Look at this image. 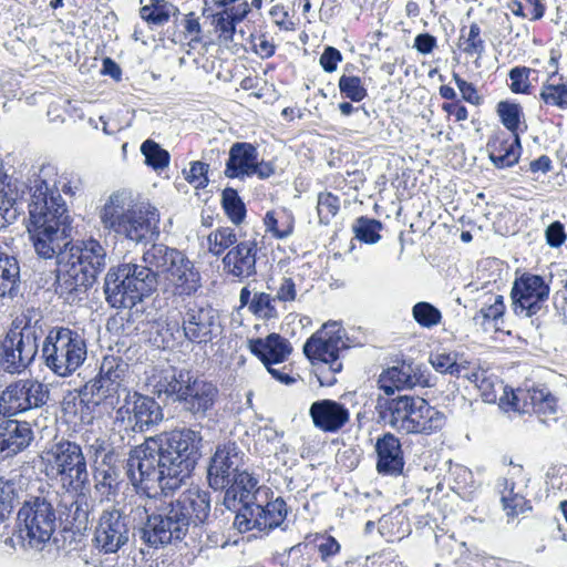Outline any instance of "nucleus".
<instances>
[{"instance_id":"nucleus-40","label":"nucleus","mask_w":567,"mask_h":567,"mask_svg":"<svg viewBox=\"0 0 567 567\" xmlns=\"http://www.w3.org/2000/svg\"><path fill=\"white\" fill-rule=\"evenodd\" d=\"M120 383L106 381L103 378H95L91 383L85 385V391L92 394L95 404L106 402L113 404V398L118 396Z\"/></svg>"},{"instance_id":"nucleus-3","label":"nucleus","mask_w":567,"mask_h":567,"mask_svg":"<svg viewBox=\"0 0 567 567\" xmlns=\"http://www.w3.org/2000/svg\"><path fill=\"white\" fill-rule=\"evenodd\" d=\"M143 494L146 496L143 509L147 519L140 535L145 544L153 547L182 542L190 525L204 523L210 512L209 495L198 487L183 492L175 501L167 499L171 493Z\"/></svg>"},{"instance_id":"nucleus-53","label":"nucleus","mask_w":567,"mask_h":567,"mask_svg":"<svg viewBox=\"0 0 567 567\" xmlns=\"http://www.w3.org/2000/svg\"><path fill=\"white\" fill-rule=\"evenodd\" d=\"M340 208L339 197L332 193H320L318 195L317 210L319 220L322 224H329L338 214Z\"/></svg>"},{"instance_id":"nucleus-49","label":"nucleus","mask_w":567,"mask_h":567,"mask_svg":"<svg viewBox=\"0 0 567 567\" xmlns=\"http://www.w3.org/2000/svg\"><path fill=\"white\" fill-rule=\"evenodd\" d=\"M341 94L352 102H361L368 95L362 80L357 75L342 74L338 83Z\"/></svg>"},{"instance_id":"nucleus-36","label":"nucleus","mask_w":567,"mask_h":567,"mask_svg":"<svg viewBox=\"0 0 567 567\" xmlns=\"http://www.w3.org/2000/svg\"><path fill=\"white\" fill-rule=\"evenodd\" d=\"M313 372L321 384L332 385L336 382L334 374L340 372L342 363L340 357H307Z\"/></svg>"},{"instance_id":"nucleus-43","label":"nucleus","mask_w":567,"mask_h":567,"mask_svg":"<svg viewBox=\"0 0 567 567\" xmlns=\"http://www.w3.org/2000/svg\"><path fill=\"white\" fill-rule=\"evenodd\" d=\"M207 241L208 251L219 256L237 241V235L230 227H219L208 235Z\"/></svg>"},{"instance_id":"nucleus-32","label":"nucleus","mask_w":567,"mask_h":567,"mask_svg":"<svg viewBox=\"0 0 567 567\" xmlns=\"http://www.w3.org/2000/svg\"><path fill=\"white\" fill-rule=\"evenodd\" d=\"M37 339L35 330L32 327H13L2 341L3 354H14V352H18V354H37Z\"/></svg>"},{"instance_id":"nucleus-60","label":"nucleus","mask_w":567,"mask_h":567,"mask_svg":"<svg viewBox=\"0 0 567 567\" xmlns=\"http://www.w3.org/2000/svg\"><path fill=\"white\" fill-rule=\"evenodd\" d=\"M492 300H493V302H491L489 305H485L480 310V315L485 320H496L504 315L505 305H504L503 296H501V295L491 296L488 301H492Z\"/></svg>"},{"instance_id":"nucleus-16","label":"nucleus","mask_w":567,"mask_h":567,"mask_svg":"<svg viewBox=\"0 0 567 567\" xmlns=\"http://www.w3.org/2000/svg\"><path fill=\"white\" fill-rule=\"evenodd\" d=\"M184 382V388L178 398L185 411L196 417H205L210 411L218 398L217 386L199 377H195L190 371Z\"/></svg>"},{"instance_id":"nucleus-12","label":"nucleus","mask_w":567,"mask_h":567,"mask_svg":"<svg viewBox=\"0 0 567 567\" xmlns=\"http://www.w3.org/2000/svg\"><path fill=\"white\" fill-rule=\"evenodd\" d=\"M549 291L543 277L524 274L514 281L511 291L514 312L524 317L536 315L547 301Z\"/></svg>"},{"instance_id":"nucleus-62","label":"nucleus","mask_w":567,"mask_h":567,"mask_svg":"<svg viewBox=\"0 0 567 567\" xmlns=\"http://www.w3.org/2000/svg\"><path fill=\"white\" fill-rule=\"evenodd\" d=\"M453 80L455 81L460 92L462 93L463 99L466 102L473 105H480L482 103V97L480 96L476 87L472 83L463 80L456 73L453 74Z\"/></svg>"},{"instance_id":"nucleus-26","label":"nucleus","mask_w":567,"mask_h":567,"mask_svg":"<svg viewBox=\"0 0 567 567\" xmlns=\"http://www.w3.org/2000/svg\"><path fill=\"white\" fill-rule=\"evenodd\" d=\"M375 451L378 454L377 471L380 474L396 476L402 473L404 460L398 437L391 433L383 435L378 439Z\"/></svg>"},{"instance_id":"nucleus-33","label":"nucleus","mask_w":567,"mask_h":567,"mask_svg":"<svg viewBox=\"0 0 567 567\" xmlns=\"http://www.w3.org/2000/svg\"><path fill=\"white\" fill-rule=\"evenodd\" d=\"M189 371L186 370L176 373L175 369L169 367L150 375L148 383L158 395L164 393L168 396H174V401H177L185 384L182 380H186Z\"/></svg>"},{"instance_id":"nucleus-61","label":"nucleus","mask_w":567,"mask_h":567,"mask_svg":"<svg viewBox=\"0 0 567 567\" xmlns=\"http://www.w3.org/2000/svg\"><path fill=\"white\" fill-rule=\"evenodd\" d=\"M34 357H1L0 368L11 374L21 373Z\"/></svg>"},{"instance_id":"nucleus-41","label":"nucleus","mask_w":567,"mask_h":567,"mask_svg":"<svg viewBox=\"0 0 567 567\" xmlns=\"http://www.w3.org/2000/svg\"><path fill=\"white\" fill-rule=\"evenodd\" d=\"M221 205L226 215L235 225H239L245 219V204L234 188H225L223 190Z\"/></svg>"},{"instance_id":"nucleus-22","label":"nucleus","mask_w":567,"mask_h":567,"mask_svg":"<svg viewBox=\"0 0 567 567\" xmlns=\"http://www.w3.org/2000/svg\"><path fill=\"white\" fill-rule=\"evenodd\" d=\"M183 333L189 341L202 342L212 333L216 312L215 310L197 301H188L184 306Z\"/></svg>"},{"instance_id":"nucleus-42","label":"nucleus","mask_w":567,"mask_h":567,"mask_svg":"<svg viewBox=\"0 0 567 567\" xmlns=\"http://www.w3.org/2000/svg\"><path fill=\"white\" fill-rule=\"evenodd\" d=\"M262 365L278 381L285 384H291L296 381L292 368L286 364V357H258Z\"/></svg>"},{"instance_id":"nucleus-52","label":"nucleus","mask_w":567,"mask_h":567,"mask_svg":"<svg viewBox=\"0 0 567 567\" xmlns=\"http://www.w3.org/2000/svg\"><path fill=\"white\" fill-rule=\"evenodd\" d=\"M126 370L127 364L122 362L121 357H103L97 378L120 383Z\"/></svg>"},{"instance_id":"nucleus-44","label":"nucleus","mask_w":567,"mask_h":567,"mask_svg":"<svg viewBox=\"0 0 567 567\" xmlns=\"http://www.w3.org/2000/svg\"><path fill=\"white\" fill-rule=\"evenodd\" d=\"M145 163L155 171L164 169L169 165V153L153 140H146L141 145Z\"/></svg>"},{"instance_id":"nucleus-35","label":"nucleus","mask_w":567,"mask_h":567,"mask_svg":"<svg viewBox=\"0 0 567 567\" xmlns=\"http://www.w3.org/2000/svg\"><path fill=\"white\" fill-rule=\"evenodd\" d=\"M266 230L274 237L282 239L290 236L293 231L295 218L286 209L268 212L264 219Z\"/></svg>"},{"instance_id":"nucleus-30","label":"nucleus","mask_w":567,"mask_h":567,"mask_svg":"<svg viewBox=\"0 0 567 567\" xmlns=\"http://www.w3.org/2000/svg\"><path fill=\"white\" fill-rule=\"evenodd\" d=\"M104 295L106 302L116 309L132 308L138 300L134 292L128 290L127 280L121 277V272L116 267L109 269L104 279Z\"/></svg>"},{"instance_id":"nucleus-38","label":"nucleus","mask_w":567,"mask_h":567,"mask_svg":"<svg viewBox=\"0 0 567 567\" xmlns=\"http://www.w3.org/2000/svg\"><path fill=\"white\" fill-rule=\"evenodd\" d=\"M460 49L467 55H476L482 58L485 51V42L481 35V28L476 22L470 24L468 30L461 29L458 39Z\"/></svg>"},{"instance_id":"nucleus-55","label":"nucleus","mask_w":567,"mask_h":567,"mask_svg":"<svg viewBox=\"0 0 567 567\" xmlns=\"http://www.w3.org/2000/svg\"><path fill=\"white\" fill-rule=\"evenodd\" d=\"M120 474L115 466L107 465L106 468H96L95 487L103 491V494H110L118 484Z\"/></svg>"},{"instance_id":"nucleus-1","label":"nucleus","mask_w":567,"mask_h":567,"mask_svg":"<svg viewBox=\"0 0 567 567\" xmlns=\"http://www.w3.org/2000/svg\"><path fill=\"white\" fill-rule=\"evenodd\" d=\"M202 435L190 429L151 437L131 451L127 474L137 493H173L190 476L202 456Z\"/></svg>"},{"instance_id":"nucleus-10","label":"nucleus","mask_w":567,"mask_h":567,"mask_svg":"<svg viewBox=\"0 0 567 567\" xmlns=\"http://www.w3.org/2000/svg\"><path fill=\"white\" fill-rule=\"evenodd\" d=\"M19 536L30 547L47 543L56 527V511L45 497L24 501L17 516Z\"/></svg>"},{"instance_id":"nucleus-6","label":"nucleus","mask_w":567,"mask_h":567,"mask_svg":"<svg viewBox=\"0 0 567 567\" xmlns=\"http://www.w3.org/2000/svg\"><path fill=\"white\" fill-rule=\"evenodd\" d=\"M244 466V453L235 442L216 447L207 468L209 486L225 491L224 504L236 508L237 499L247 491L255 489L258 481Z\"/></svg>"},{"instance_id":"nucleus-48","label":"nucleus","mask_w":567,"mask_h":567,"mask_svg":"<svg viewBox=\"0 0 567 567\" xmlns=\"http://www.w3.org/2000/svg\"><path fill=\"white\" fill-rule=\"evenodd\" d=\"M497 114L502 124L513 133L518 134L517 130L523 117V110L519 104L502 101L497 104Z\"/></svg>"},{"instance_id":"nucleus-24","label":"nucleus","mask_w":567,"mask_h":567,"mask_svg":"<svg viewBox=\"0 0 567 567\" xmlns=\"http://www.w3.org/2000/svg\"><path fill=\"white\" fill-rule=\"evenodd\" d=\"M309 413L316 427L331 433L338 432L350 417L348 409L332 400L313 402Z\"/></svg>"},{"instance_id":"nucleus-63","label":"nucleus","mask_w":567,"mask_h":567,"mask_svg":"<svg viewBox=\"0 0 567 567\" xmlns=\"http://www.w3.org/2000/svg\"><path fill=\"white\" fill-rule=\"evenodd\" d=\"M546 243L554 248L560 247L566 240L565 227L560 221L551 223L545 230Z\"/></svg>"},{"instance_id":"nucleus-31","label":"nucleus","mask_w":567,"mask_h":567,"mask_svg":"<svg viewBox=\"0 0 567 567\" xmlns=\"http://www.w3.org/2000/svg\"><path fill=\"white\" fill-rule=\"evenodd\" d=\"M60 505L63 508L60 515L61 517L64 516L65 523L71 528L79 532L86 528L91 506L89 504L87 496L83 491L64 495Z\"/></svg>"},{"instance_id":"nucleus-25","label":"nucleus","mask_w":567,"mask_h":567,"mask_svg":"<svg viewBox=\"0 0 567 567\" xmlns=\"http://www.w3.org/2000/svg\"><path fill=\"white\" fill-rule=\"evenodd\" d=\"M486 151L495 167H512L520 157L519 136L518 134L507 135L504 132L496 133L488 140Z\"/></svg>"},{"instance_id":"nucleus-15","label":"nucleus","mask_w":567,"mask_h":567,"mask_svg":"<svg viewBox=\"0 0 567 567\" xmlns=\"http://www.w3.org/2000/svg\"><path fill=\"white\" fill-rule=\"evenodd\" d=\"M127 516L118 508L104 509L95 528L96 546L105 553H116L128 542Z\"/></svg>"},{"instance_id":"nucleus-4","label":"nucleus","mask_w":567,"mask_h":567,"mask_svg":"<svg viewBox=\"0 0 567 567\" xmlns=\"http://www.w3.org/2000/svg\"><path fill=\"white\" fill-rule=\"evenodd\" d=\"M63 249L53 256H60V264L65 261L58 272L56 292L72 305L85 299L87 288L105 269L109 258L106 248L93 238Z\"/></svg>"},{"instance_id":"nucleus-45","label":"nucleus","mask_w":567,"mask_h":567,"mask_svg":"<svg viewBox=\"0 0 567 567\" xmlns=\"http://www.w3.org/2000/svg\"><path fill=\"white\" fill-rule=\"evenodd\" d=\"M276 297L267 292H255L250 302V312L261 319H274L278 317Z\"/></svg>"},{"instance_id":"nucleus-20","label":"nucleus","mask_w":567,"mask_h":567,"mask_svg":"<svg viewBox=\"0 0 567 567\" xmlns=\"http://www.w3.org/2000/svg\"><path fill=\"white\" fill-rule=\"evenodd\" d=\"M200 272L194 262L184 254L181 260L175 261L172 270L166 271L163 289L175 296H190L202 286Z\"/></svg>"},{"instance_id":"nucleus-57","label":"nucleus","mask_w":567,"mask_h":567,"mask_svg":"<svg viewBox=\"0 0 567 567\" xmlns=\"http://www.w3.org/2000/svg\"><path fill=\"white\" fill-rule=\"evenodd\" d=\"M207 173L208 165L199 161L190 163V168L188 171H184L185 179L196 188H204L207 186Z\"/></svg>"},{"instance_id":"nucleus-37","label":"nucleus","mask_w":567,"mask_h":567,"mask_svg":"<svg viewBox=\"0 0 567 567\" xmlns=\"http://www.w3.org/2000/svg\"><path fill=\"white\" fill-rule=\"evenodd\" d=\"M20 279V267L14 257L0 255V297L11 295Z\"/></svg>"},{"instance_id":"nucleus-23","label":"nucleus","mask_w":567,"mask_h":567,"mask_svg":"<svg viewBox=\"0 0 567 567\" xmlns=\"http://www.w3.org/2000/svg\"><path fill=\"white\" fill-rule=\"evenodd\" d=\"M32 440L33 432L28 422L0 417V458L20 453Z\"/></svg>"},{"instance_id":"nucleus-39","label":"nucleus","mask_w":567,"mask_h":567,"mask_svg":"<svg viewBox=\"0 0 567 567\" xmlns=\"http://www.w3.org/2000/svg\"><path fill=\"white\" fill-rule=\"evenodd\" d=\"M540 99L545 104L567 110V82L559 79L555 82L554 75L542 86Z\"/></svg>"},{"instance_id":"nucleus-7","label":"nucleus","mask_w":567,"mask_h":567,"mask_svg":"<svg viewBox=\"0 0 567 567\" xmlns=\"http://www.w3.org/2000/svg\"><path fill=\"white\" fill-rule=\"evenodd\" d=\"M375 410L384 423L406 434H429L444 424V415L419 396H379Z\"/></svg>"},{"instance_id":"nucleus-34","label":"nucleus","mask_w":567,"mask_h":567,"mask_svg":"<svg viewBox=\"0 0 567 567\" xmlns=\"http://www.w3.org/2000/svg\"><path fill=\"white\" fill-rule=\"evenodd\" d=\"M249 350L252 354H290L292 348L280 334L270 333L265 339L249 340Z\"/></svg>"},{"instance_id":"nucleus-47","label":"nucleus","mask_w":567,"mask_h":567,"mask_svg":"<svg viewBox=\"0 0 567 567\" xmlns=\"http://www.w3.org/2000/svg\"><path fill=\"white\" fill-rule=\"evenodd\" d=\"M247 13L245 8L240 14H235L233 9L230 11L225 10L221 13L215 16L216 29L219 32V38L224 42H233L235 35V21H240Z\"/></svg>"},{"instance_id":"nucleus-56","label":"nucleus","mask_w":567,"mask_h":567,"mask_svg":"<svg viewBox=\"0 0 567 567\" xmlns=\"http://www.w3.org/2000/svg\"><path fill=\"white\" fill-rule=\"evenodd\" d=\"M535 72L526 66H515L509 71L511 90L514 93H528L530 87L529 75Z\"/></svg>"},{"instance_id":"nucleus-8","label":"nucleus","mask_w":567,"mask_h":567,"mask_svg":"<svg viewBox=\"0 0 567 567\" xmlns=\"http://www.w3.org/2000/svg\"><path fill=\"white\" fill-rule=\"evenodd\" d=\"M43 472L68 492H80L89 484L86 458L75 442L61 440L45 449L41 456Z\"/></svg>"},{"instance_id":"nucleus-19","label":"nucleus","mask_w":567,"mask_h":567,"mask_svg":"<svg viewBox=\"0 0 567 567\" xmlns=\"http://www.w3.org/2000/svg\"><path fill=\"white\" fill-rule=\"evenodd\" d=\"M349 338L338 321L326 322L303 346V354H339L350 349Z\"/></svg>"},{"instance_id":"nucleus-21","label":"nucleus","mask_w":567,"mask_h":567,"mask_svg":"<svg viewBox=\"0 0 567 567\" xmlns=\"http://www.w3.org/2000/svg\"><path fill=\"white\" fill-rule=\"evenodd\" d=\"M257 252L258 241L256 238L238 243L223 258L225 272L239 279L255 276Z\"/></svg>"},{"instance_id":"nucleus-58","label":"nucleus","mask_w":567,"mask_h":567,"mask_svg":"<svg viewBox=\"0 0 567 567\" xmlns=\"http://www.w3.org/2000/svg\"><path fill=\"white\" fill-rule=\"evenodd\" d=\"M21 489L16 487V484L11 481L1 482L0 484V505L13 511L16 505L20 502Z\"/></svg>"},{"instance_id":"nucleus-5","label":"nucleus","mask_w":567,"mask_h":567,"mask_svg":"<svg viewBox=\"0 0 567 567\" xmlns=\"http://www.w3.org/2000/svg\"><path fill=\"white\" fill-rule=\"evenodd\" d=\"M100 219L105 229L140 243L153 235H158L159 213L147 203L132 204L124 192L113 193L100 212Z\"/></svg>"},{"instance_id":"nucleus-17","label":"nucleus","mask_w":567,"mask_h":567,"mask_svg":"<svg viewBox=\"0 0 567 567\" xmlns=\"http://www.w3.org/2000/svg\"><path fill=\"white\" fill-rule=\"evenodd\" d=\"M117 419L123 421L127 416L128 425L133 431L144 432L150 426L157 424L163 420V413L159 404L150 396L138 393L126 394L125 404L117 412Z\"/></svg>"},{"instance_id":"nucleus-14","label":"nucleus","mask_w":567,"mask_h":567,"mask_svg":"<svg viewBox=\"0 0 567 567\" xmlns=\"http://www.w3.org/2000/svg\"><path fill=\"white\" fill-rule=\"evenodd\" d=\"M498 388L504 392V395L499 398L502 406L508 405L512 410L520 413L533 411L538 415H550L556 412V398L544 385L519 389L511 393H506L502 384H498Z\"/></svg>"},{"instance_id":"nucleus-11","label":"nucleus","mask_w":567,"mask_h":567,"mask_svg":"<svg viewBox=\"0 0 567 567\" xmlns=\"http://www.w3.org/2000/svg\"><path fill=\"white\" fill-rule=\"evenodd\" d=\"M50 396L48 386L37 380H19L8 385L0 394V417L44 405Z\"/></svg>"},{"instance_id":"nucleus-50","label":"nucleus","mask_w":567,"mask_h":567,"mask_svg":"<svg viewBox=\"0 0 567 567\" xmlns=\"http://www.w3.org/2000/svg\"><path fill=\"white\" fill-rule=\"evenodd\" d=\"M414 320L422 327L431 328L441 322V311L433 305L421 301L414 305L412 309Z\"/></svg>"},{"instance_id":"nucleus-27","label":"nucleus","mask_w":567,"mask_h":567,"mask_svg":"<svg viewBox=\"0 0 567 567\" xmlns=\"http://www.w3.org/2000/svg\"><path fill=\"white\" fill-rule=\"evenodd\" d=\"M121 277L127 280L128 290L134 292L138 302L144 297L150 296L157 287L158 280L155 278L151 267L144 262L142 264H122L116 267Z\"/></svg>"},{"instance_id":"nucleus-18","label":"nucleus","mask_w":567,"mask_h":567,"mask_svg":"<svg viewBox=\"0 0 567 567\" xmlns=\"http://www.w3.org/2000/svg\"><path fill=\"white\" fill-rule=\"evenodd\" d=\"M379 384L380 389L391 395L395 390L426 385L427 378L422 365L415 363L413 358H409L385 370L380 375Z\"/></svg>"},{"instance_id":"nucleus-29","label":"nucleus","mask_w":567,"mask_h":567,"mask_svg":"<svg viewBox=\"0 0 567 567\" xmlns=\"http://www.w3.org/2000/svg\"><path fill=\"white\" fill-rule=\"evenodd\" d=\"M183 256L184 252L176 248L164 244H153L143 252L142 262L151 267L158 285H163L166 280V271L172 270L175 261H179Z\"/></svg>"},{"instance_id":"nucleus-13","label":"nucleus","mask_w":567,"mask_h":567,"mask_svg":"<svg viewBox=\"0 0 567 567\" xmlns=\"http://www.w3.org/2000/svg\"><path fill=\"white\" fill-rule=\"evenodd\" d=\"M275 173L271 163L259 161L257 148L245 142H237L229 150L225 175L229 178H244L258 176L266 179Z\"/></svg>"},{"instance_id":"nucleus-54","label":"nucleus","mask_w":567,"mask_h":567,"mask_svg":"<svg viewBox=\"0 0 567 567\" xmlns=\"http://www.w3.org/2000/svg\"><path fill=\"white\" fill-rule=\"evenodd\" d=\"M470 381L473 382L481 392V396L484 402L494 403L497 400V391L495 384L489 377L486 375V371L476 369L472 371Z\"/></svg>"},{"instance_id":"nucleus-59","label":"nucleus","mask_w":567,"mask_h":567,"mask_svg":"<svg viewBox=\"0 0 567 567\" xmlns=\"http://www.w3.org/2000/svg\"><path fill=\"white\" fill-rule=\"evenodd\" d=\"M502 503L508 517H515L530 508L527 506V501L518 494L508 496L504 495L502 497Z\"/></svg>"},{"instance_id":"nucleus-28","label":"nucleus","mask_w":567,"mask_h":567,"mask_svg":"<svg viewBox=\"0 0 567 567\" xmlns=\"http://www.w3.org/2000/svg\"><path fill=\"white\" fill-rule=\"evenodd\" d=\"M86 354L83 338L69 328H54L45 337L42 354Z\"/></svg>"},{"instance_id":"nucleus-9","label":"nucleus","mask_w":567,"mask_h":567,"mask_svg":"<svg viewBox=\"0 0 567 567\" xmlns=\"http://www.w3.org/2000/svg\"><path fill=\"white\" fill-rule=\"evenodd\" d=\"M268 489L256 485L255 489L245 492L237 499L241 506L237 508L234 524L239 530H271L284 523L287 516L286 502L277 497L264 505Z\"/></svg>"},{"instance_id":"nucleus-51","label":"nucleus","mask_w":567,"mask_h":567,"mask_svg":"<svg viewBox=\"0 0 567 567\" xmlns=\"http://www.w3.org/2000/svg\"><path fill=\"white\" fill-rule=\"evenodd\" d=\"M45 364L58 375L68 377L83 363L82 357H44Z\"/></svg>"},{"instance_id":"nucleus-46","label":"nucleus","mask_w":567,"mask_h":567,"mask_svg":"<svg viewBox=\"0 0 567 567\" xmlns=\"http://www.w3.org/2000/svg\"><path fill=\"white\" fill-rule=\"evenodd\" d=\"M382 224L377 219L360 217L353 224L355 238L367 244H375L380 240Z\"/></svg>"},{"instance_id":"nucleus-64","label":"nucleus","mask_w":567,"mask_h":567,"mask_svg":"<svg viewBox=\"0 0 567 567\" xmlns=\"http://www.w3.org/2000/svg\"><path fill=\"white\" fill-rule=\"evenodd\" d=\"M276 299L278 301H293L297 297L296 284L291 277H282L277 288Z\"/></svg>"},{"instance_id":"nucleus-2","label":"nucleus","mask_w":567,"mask_h":567,"mask_svg":"<svg viewBox=\"0 0 567 567\" xmlns=\"http://www.w3.org/2000/svg\"><path fill=\"white\" fill-rule=\"evenodd\" d=\"M80 188V179L73 184L66 176H59L51 164L42 165L31 181L28 233L40 257L51 259L69 247L71 219L60 190L74 195Z\"/></svg>"}]
</instances>
